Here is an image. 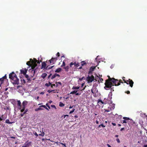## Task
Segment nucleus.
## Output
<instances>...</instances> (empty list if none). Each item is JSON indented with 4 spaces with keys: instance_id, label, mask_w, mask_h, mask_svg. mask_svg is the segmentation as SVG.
<instances>
[{
    "instance_id": "obj_1",
    "label": "nucleus",
    "mask_w": 147,
    "mask_h": 147,
    "mask_svg": "<svg viewBox=\"0 0 147 147\" xmlns=\"http://www.w3.org/2000/svg\"><path fill=\"white\" fill-rule=\"evenodd\" d=\"M108 77L109 78V79L106 80V82L105 83V86L104 88L105 89L107 90V88H110L112 86H113L114 85L112 83L115 84V86H119L120 84V82L121 81V80H120L119 81V82L118 80L115 78H111L109 76H108Z\"/></svg>"
},
{
    "instance_id": "obj_2",
    "label": "nucleus",
    "mask_w": 147,
    "mask_h": 147,
    "mask_svg": "<svg viewBox=\"0 0 147 147\" xmlns=\"http://www.w3.org/2000/svg\"><path fill=\"white\" fill-rule=\"evenodd\" d=\"M9 78L12 81V82L13 84H19V80L17 78L16 74L13 72L9 74Z\"/></svg>"
},
{
    "instance_id": "obj_3",
    "label": "nucleus",
    "mask_w": 147,
    "mask_h": 147,
    "mask_svg": "<svg viewBox=\"0 0 147 147\" xmlns=\"http://www.w3.org/2000/svg\"><path fill=\"white\" fill-rule=\"evenodd\" d=\"M28 102L26 101H24L22 103V106L20 107V108H19V109L20 110V111L21 112H23L25 109L26 106L28 104Z\"/></svg>"
},
{
    "instance_id": "obj_4",
    "label": "nucleus",
    "mask_w": 147,
    "mask_h": 147,
    "mask_svg": "<svg viewBox=\"0 0 147 147\" xmlns=\"http://www.w3.org/2000/svg\"><path fill=\"white\" fill-rule=\"evenodd\" d=\"M94 80V77L92 76H88L87 78V80L88 83L92 82Z\"/></svg>"
},
{
    "instance_id": "obj_5",
    "label": "nucleus",
    "mask_w": 147,
    "mask_h": 147,
    "mask_svg": "<svg viewBox=\"0 0 147 147\" xmlns=\"http://www.w3.org/2000/svg\"><path fill=\"white\" fill-rule=\"evenodd\" d=\"M125 83L127 84H129L131 87H133L134 82L131 80L129 79L128 80L125 81Z\"/></svg>"
},
{
    "instance_id": "obj_6",
    "label": "nucleus",
    "mask_w": 147,
    "mask_h": 147,
    "mask_svg": "<svg viewBox=\"0 0 147 147\" xmlns=\"http://www.w3.org/2000/svg\"><path fill=\"white\" fill-rule=\"evenodd\" d=\"M32 65L31 66V69H30L29 70L30 72H31L32 73L34 74L36 70L35 69H34V68L36 65Z\"/></svg>"
},
{
    "instance_id": "obj_7",
    "label": "nucleus",
    "mask_w": 147,
    "mask_h": 147,
    "mask_svg": "<svg viewBox=\"0 0 147 147\" xmlns=\"http://www.w3.org/2000/svg\"><path fill=\"white\" fill-rule=\"evenodd\" d=\"M123 119H124L123 120H122L121 121V122L122 123H126L128 122V121L129 120V118L128 117H124Z\"/></svg>"
},
{
    "instance_id": "obj_8",
    "label": "nucleus",
    "mask_w": 147,
    "mask_h": 147,
    "mask_svg": "<svg viewBox=\"0 0 147 147\" xmlns=\"http://www.w3.org/2000/svg\"><path fill=\"white\" fill-rule=\"evenodd\" d=\"M106 102H103L102 100H98V105H101V107L102 108L103 106V104H106Z\"/></svg>"
},
{
    "instance_id": "obj_9",
    "label": "nucleus",
    "mask_w": 147,
    "mask_h": 147,
    "mask_svg": "<svg viewBox=\"0 0 147 147\" xmlns=\"http://www.w3.org/2000/svg\"><path fill=\"white\" fill-rule=\"evenodd\" d=\"M112 105V107H108L109 109H105V111L109 112L111 110L114 109L115 108L114 105L113 104Z\"/></svg>"
},
{
    "instance_id": "obj_10",
    "label": "nucleus",
    "mask_w": 147,
    "mask_h": 147,
    "mask_svg": "<svg viewBox=\"0 0 147 147\" xmlns=\"http://www.w3.org/2000/svg\"><path fill=\"white\" fill-rule=\"evenodd\" d=\"M91 92L93 94H96V92H98V90L96 88L95 86H93V88L91 89Z\"/></svg>"
},
{
    "instance_id": "obj_11",
    "label": "nucleus",
    "mask_w": 147,
    "mask_h": 147,
    "mask_svg": "<svg viewBox=\"0 0 147 147\" xmlns=\"http://www.w3.org/2000/svg\"><path fill=\"white\" fill-rule=\"evenodd\" d=\"M96 66H92L90 69L89 71V72L88 74H92V72L94 70V69H95L96 67Z\"/></svg>"
},
{
    "instance_id": "obj_12",
    "label": "nucleus",
    "mask_w": 147,
    "mask_h": 147,
    "mask_svg": "<svg viewBox=\"0 0 147 147\" xmlns=\"http://www.w3.org/2000/svg\"><path fill=\"white\" fill-rule=\"evenodd\" d=\"M20 73L24 75L27 72V70L25 69H22L20 70Z\"/></svg>"
},
{
    "instance_id": "obj_13",
    "label": "nucleus",
    "mask_w": 147,
    "mask_h": 147,
    "mask_svg": "<svg viewBox=\"0 0 147 147\" xmlns=\"http://www.w3.org/2000/svg\"><path fill=\"white\" fill-rule=\"evenodd\" d=\"M31 143V142H29L28 141H27L25 142L24 145L26 147H28L30 146Z\"/></svg>"
},
{
    "instance_id": "obj_14",
    "label": "nucleus",
    "mask_w": 147,
    "mask_h": 147,
    "mask_svg": "<svg viewBox=\"0 0 147 147\" xmlns=\"http://www.w3.org/2000/svg\"><path fill=\"white\" fill-rule=\"evenodd\" d=\"M6 118V117L4 115H2L0 117V121L5 120Z\"/></svg>"
},
{
    "instance_id": "obj_15",
    "label": "nucleus",
    "mask_w": 147,
    "mask_h": 147,
    "mask_svg": "<svg viewBox=\"0 0 147 147\" xmlns=\"http://www.w3.org/2000/svg\"><path fill=\"white\" fill-rule=\"evenodd\" d=\"M61 67L64 68L66 71L67 70L69 69V66L67 65H62Z\"/></svg>"
},
{
    "instance_id": "obj_16",
    "label": "nucleus",
    "mask_w": 147,
    "mask_h": 147,
    "mask_svg": "<svg viewBox=\"0 0 147 147\" xmlns=\"http://www.w3.org/2000/svg\"><path fill=\"white\" fill-rule=\"evenodd\" d=\"M128 124L129 125H130L132 124H133L134 123V121L131 119H129V120L128 121Z\"/></svg>"
},
{
    "instance_id": "obj_17",
    "label": "nucleus",
    "mask_w": 147,
    "mask_h": 147,
    "mask_svg": "<svg viewBox=\"0 0 147 147\" xmlns=\"http://www.w3.org/2000/svg\"><path fill=\"white\" fill-rule=\"evenodd\" d=\"M59 75L57 74H55L54 75H53V76H52L51 79H53L54 78H55V77H56V76H59Z\"/></svg>"
},
{
    "instance_id": "obj_18",
    "label": "nucleus",
    "mask_w": 147,
    "mask_h": 147,
    "mask_svg": "<svg viewBox=\"0 0 147 147\" xmlns=\"http://www.w3.org/2000/svg\"><path fill=\"white\" fill-rule=\"evenodd\" d=\"M80 88L78 86H73L72 88V90H76Z\"/></svg>"
},
{
    "instance_id": "obj_19",
    "label": "nucleus",
    "mask_w": 147,
    "mask_h": 147,
    "mask_svg": "<svg viewBox=\"0 0 147 147\" xmlns=\"http://www.w3.org/2000/svg\"><path fill=\"white\" fill-rule=\"evenodd\" d=\"M47 76V74L45 73H43L42 75H41V77L43 79H44Z\"/></svg>"
},
{
    "instance_id": "obj_20",
    "label": "nucleus",
    "mask_w": 147,
    "mask_h": 147,
    "mask_svg": "<svg viewBox=\"0 0 147 147\" xmlns=\"http://www.w3.org/2000/svg\"><path fill=\"white\" fill-rule=\"evenodd\" d=\"M17 105L20 108L21 106V102L20 101V100H18L17 101Z\"/></svg>"
},
{
    "instance_id": "obj_21",
    "label": "nucleus",
    "mask_w": 147,
    "mask_h": 147,
    "mask_svg": "<svg viewBox=\"0 0 147 147\" xmlns=\"http://www.w3.org/2000/svg\"><path fill=\"white\" fill-rule=\"evenodd\" d=\"M78 92L77 90H74L73 91L71 92L70 93V94H76V92Z\"/></svg>"
},
{
    "instance_id": "obj_22",
    "label": "nucleus",
    "mask_w": 147,
    "mask_h": 147,
    "mask_svg": "<svg viewBox=\"0 0 147 147\" xmlns=\"http://www.w3.org/2000/svg\"><path fill=\"white\" fill-rule=\"evenodd\" d=\"M20 81L22 84H24L25 83V80L23 78H21Z\"/></svg>"
},
{
    "instance_id": "obj_23",
    "label": "nucleus",
    "mask_w": 147,
    "mask_h": 147,
    "mask_svg": "<svg viewBox=\"0 0 147 147\" xmlns=\"http://www.w3.org/2000/svg\"><path fill=\"white\" fill-rule=\"evenodd\" d=\"M61 68H57L55 71L56 72L58 73L61 70Z\"/></svg>"
},
{
    "instance_id": "obj_24",
    "label": "nucleus",
    "mask_w": 147,
    "mask_h": 147,
    "mask_svg": "<svg viewBox=\"0 0 147 147\" xmlns=\"http://www.w3.org/2000/svg\"><path fill=\"white\" fill-rule=\"evenodd\" d=\"M5 123L10 124H11L13 123V122H10L9 120L8 119L6 120Z\"/></svg>"
},
{
    "instance_id": "obj_25",
    "label": "nucleus",
    "mask_w": 147,
    "mask_h": 147,
    "mask_svg": "<svg viewBox=\"0 0 147 147\" xmlns=\"http://www.w3.org/2000/svg\"><path fill=\"white\" fill-rule=\"evenodd\" d=\"M40 107H39V108H38L35 109V111H39V110H43V109L41 108Z\"/></svg>"
},
{
    "instance_id": "obj_26",
    "label": "nucleus",
    "mask_w": 147,
    "mask_h": 147,
    "mask_svg": "<svg viewBox=\"0 0 147 147\" xmlns=\"http://www.w3.org/2000/svg\"><path fill=\"white\" fill-rule=\"evenodd\" d=\"M51 85V83L50 82H49L48 83H46L45 84V86H50Z\"/></svg>"
},
{
    "instance_id": "obj_27",
    "label": "nucleus",
    "mask_w": 147,
    "mask_h": 147,
    "mask_svg": "<svg viewBox=\"0 0 147 147\" xmlns=\"http://www.w3.org/2000/svg\"><path fill=\"white\" fill-rule=\"evenodd\" d=\"M59 106L61 107H63L64 106V105L62 102H60L59 104Z\"/></svg>"
},
{
    "instance_id": "obj_28",
    "label": "nucleus",
    "mask_w": 147,
    "mask_h": 147,
    "mask_svg": "<svg viewBox=\"0 0 147 147\" xmlns=\"http://www.w3.org/2000/svg\"><path fill=\"white\" fill-rule=\"evenodd\" d=\"M45 133L42 132L41 134H39V135L43 137L45 135Z\"/></svg>"
},
{
    "instance_id": "obj_29",
    "label": "nucleus",
    "mask_w": 147,
    "mask_h": 147,
    "mask_svg": "<svg viewBox=\"0 0 147 147\" xmlns=\"http://www.w3.org/2000/svg\"><path fill=\"white\" fill-rule=\"evenodd\" d=\"M40 107H43L44 108H45L47 110H49L45 106V105H41V106H40Z\"/></svg>"
},
{
    "instance_id": "obj_30",
    "label": "nucleus",
    "mask_w": 147,
    "mask_h": 147,
    "mask_svg": "<svg viewBox=\"0 0 147 147\" xmlns=\"http://www.w3.org/2000/svg\"><path fill=\"white\" fill-rule=\"evenodd\" d=\"M47 65H42V69H45L46 68Z\"/></svg>"
},
{
    "instance_id": "obj_31",
    "label": "nucleus",
    "mask_w": 147,
    "mask_h": 147,
    "mask_svg": "<svg viewBox=\"0 0 147 147\" xmlns=\"http://www.w3.org/2000/svg\"><path fill=\"white\" fill-rule=\"evenodd\" d=\"M53 67V66H52V67H49L48 66L46 68V69L47 70V69H51L52 67Z\"/></svg>"
},
{
    "instance_id": "obj_32",
    "label": "nucleus",
    "mask_w": 147,
    "mask_h": 147,
    "mask_svg": "<svg viewBox=\"0 0 147 147\" xmlns=\"http://www.w3.org/2000/svg\"><path fill=\"white\" fill-rule=\"evenodd\" d=\"M75 110V109H73L72 111H71L69 112V114H71L72 113H73L74 111Z\"/></svg>"
},
{
    "instance_id": "obj_33",
    "label": "nucleus",
    "mask_w": 147,
    "mask_h": 147,
    "mask_svg": "<svg viewBox=\"0 0 147 147\" xmlns=\"http://www.w3.org/2000/svg\"><path fill=\"white\" fill-rule=\"evenodd\" d=\"M4 78H3V77L2 78H0V81H1V84H2V82Z\"/></svg>"
},
{
    "instance_id": "obj_34",
    "label": "nucleus",
    "mask_w": 147,
    "mask_h": 147,
    "mask_svg": "<svg viewBox=\"0 0 147 147\" xmlns=\"http://www.w3.org/2000/svg\"><path fill=\"white\" fill-rule=\"evenodd\" d=\"M100 126H101V127H105V126L103 124H102L100 125L98 127H100Z\"/></svg>"
},
{
    "instance_id": "obj_35",
    "label": "nucleus",
    "mask_w": 147,
    "mask_h": 147,
    "mask_svg": "<svg viewBox=\"0 0 147 147\" xmlns=\"http://www.w3.org/2000/svg\"><path fill=\"white\" fill-rule=\"evenodd\" d=\"M24 75H25L26 78H27V79H28L29 77L28 76V75L26 74Z\"/></svg>"
},
{
    "instance_id": "obj_36",
    "label": "nucleus",
    "mask_w": 147,
    "mask_h": 147,
    "mask_svg": "<svg viewBox=\"0 0 147 147\" xmlns=\"http://www.w3.org/2000/svg\"><path fill=\"white\" fill-rule=\"evenodd\" d=\"M116 141L118 143H119L120 142V141L119 138L117 139Z\"/></svg>"
},
{
    "instance_id": "obj_37",
    "label": "nucleus",
    "mask_w": 147,
    "mask_h": 147,
    "mask_svg": "<svg viewBox=\"0 0 147 147\" xmlns=\"http://www.w3.org/2000/svg\"><path fill=\"white\" fill-rule=\"evenodd\" d=\"M81 94V93H78V92H77L76 93V95H80Z\"/></svg>"
},
{
    "instance_id": "obj_38",
    "label": "nucleus",
    "mask_w": 147,
    "mask_h": 147,
    "mask_svg": "<svg viewBox=\"0 0 147 147\" xmlns=\"http://www.w3.org/2000/svg\"><path fill=\"white\" fill-rule=\"evenodd\" d=\"M34 134L35 135L36 137H38V134H37V133L36 132L34 133Z\"/></svg>"
},
{
    "instance_id": "obj_39",
    "label": "nucleus",
    "mask_w": 147,
    "mask_h": 147,
    "mask_svg": "<svg viewBox=\"0 0 147 147\" xmlns=\"http://www.w3.org/2000/svg\"><path fill=\"white\" fill-rule=\"evenodd\" d=\"M54 91V90H48L47 92H49V93H50V92H52L53 91Z\"/></svg>"
},
{
    "instance_id": "obj_40",
    "label": "nucleus",
    "mask_w": 147,
    "mask_h": 147,
    "mask_svg": "<svg viewBox=\"0 0 147 147\" xmlns=\"http://www.w3.org/2000/svg\"><path fill=\"white\" fill-rule=\"evenodd\" d=\"M51 107H53V108H54L55 109H56V107L55 105H51Z\"/></svg>"
},
{
    "instance_id": "obj_41",
    "label": "nucleus",
    "mask_w": 147,
    "mask_h": 147,
    "mask_svg": "<svg viewBox=\"0 0 147 147\" xmlns=\"http://www.w3.org/2000/svg\"><path fill=\"white\" fill-rule=\"evenodd\" d=\"M46 105L49 108V109H50V107L49 106V105H48V103H47L46 104Z\"/></svg>"
},
{
    "instance_id": "obj_42",
    "label": "nucleus",
    "mask_w": 147,
    "mask_h": 147,
    "mask_svg": "<svg viewBox=\"0 0 147 147\" xmlns=\"http://www.w3.org/2000/svg\"><path fill=\"white\" fill-rule=\"evenodd\" d=\"M55 86V84H52L51 85V88H53V86Z\"/></svg>"
},
{
    "instance_id": "obj_43",
    "label": "nucleus",
    "mask_w": 147,
    "mask_h": 147,
    "mask_svg": "<svg viewBox=\"0 0 147 147\" xmlns=\"http://www.w3.org/2000/svg\"><path fill=\"white\" fill-rule=\"evenodd\" d=\"M4 79H6V74H5L4 76L3 77Z\"/></svg>"
},
{
    "instance_id": "obj_44",
    "label": "nucleus",
    "mask_w": 147,
    "mask_h": 147,
    "mask_svg": "<svg viewBox=\"0 0 147 147\" xmlns=\"http://www.w3.org/2000/svg\"><path fill=\"white\" fill-rule=\"evenodd\" d=\"M112 124L113 125V126H115L116 125V124L115 123H112Z\"/></svg>"
},
{
    "instance_id": "obj_45",
    "label": "nucleus",
    "mask_w": 147,
    "mask_h": 147,
    "mask_svg": "<svg viewBox=\"0 0 147 147\" xmlns=\"http://www.w3.org/2000/svg\"><path fill=\"white\" fill-rule=\"evenodd\" d=\"M125 77H123V78H122V79H123V80L124 81V82H125Z\"/></svg>"
},
{
    "instance_id": "obj_46",
    "label": "nucleus",
    "mask_w": 147,
    "mask_h": 147,
    "mask_svg": "<svg viewBox=\"0 0 147 147\" xmlns=\"http://www.w3.org/2000/svg\"><path fill=\"white\" fill-rule=\"evenodd\" d=\"M24 115V114H23V113H21V114H20V115H21V117H22L23 116V115Z\"/></svg>"
},
{
    "instance_id": "obj_47",
    "label": "nucleus",
    "mask_w": 147,
    "mask_h": 147,
    "mask_svg": "<svg viewBox=\"0 0 147 147\" xmlns=\"http://www.w3.org/2000/svg\"><path fill=\"white\" fill-rule=\"evenodd\" d=\"M113 67H114V65H112L110 67L111 68V69H112Z\"/></svg>"
},
{
    "instance_id": "obj_48",
    "label": "nucleus",
    "mask_w": 147,
    "mask_h": 147,
    "mask_svg": "<svg viewBox=\"0 0 147 147\" xmlns=\"http://www.w3.org/2000/svg\"><path fill=\"white\" fill-rule=\"evenodd\" d=\"M57 84H59L60 85H61V83L60 82H57Z\"/></svg>"
},
{
    "instance_id": "obj_49",
    "label": "nucleus",
    "mask_w": 147,
    "mask_h": 147,
    "mask_svg": "<svg viewBox=\"0 0 147 147\" xmlns=\"http://www.w3.org/2000/svg\"><path fill=\"white\" fill-rule=\"evenodd\" d=\"M74 106H70L69 107V109H71Z\"/></svg>"
},
{
    "instance_id": "obj_50",
    "label": "nucleus",
    "mask_w": 147,
    "mask_h": 147,
    "mask_svg": "<svg viewBox=\"0 0 147 147\" xmlns=\"http://www.w3.org/2000/svg\"><path fill=\"white\" fill-rule=\"evenodd\" d=\"M124 128H121V131H122V130H124Z\"/></svg>"
},
{
    "instance_id": "obj_51",
    "label": "nucleus",
    "mask_w": 147,
    "mask_h": 147,
    "mask_svg": "<svg viewBox=\"0 0 147 147\" xmlns=\"http://www.w3.org/2000/svg\"><path fill=\"white\" fill-rule=\"evenodd\" d=\"M28 109H25V111H26V112H27L28 111Z\"/></svg>"
},
{
    "instance_id": "obj_52",
    "label": "nucleus",
    "mask_w": 147,
    "mask_h": 147,
    "mask_svg": "<svg viewBox=\"0 0 147 147\" xmlns=\"http://www.w3.org/2000/svg\"><path fill=\"white\" fill-rule=\"evenodd\" d=\"M143 147H147V145H144Z\"/></svg>"
},
{
    "instance_id": "obj_53",
    "label": "nucleus",
    "mask_w": 147,
    "mask_h": 147,
    "mask_svg": "<svg viewBox=\"0 0 147 147\" xmlns=\"http://www.w3.org/2000/svg\"><path fill=\"white\" fill-rule=\"evenodd\" d=\"M127 94H129L130 93V91H128L127 92Z\"/></svg>"
},
{
    "instance_id": "obj_54",
    "label": "nucleus",
    "mask_w": 147,
    "mask_h": 147,
    "mask_svg": "<svg viewBox=\"0 0 147 147\" xmlns=\"http://www.w3.org/2000/svg\"><path fill=\"white\" fill-rule=\"evenodd\" d=\"M107 146L108 147H111V146L109 144H107Z\"/></svg>"
},
{
    "instance_id": "obj_55",
    "label": "nucleus",
    "mask_w": 147,
    "mask_h": 147,
    "mask_svg": "<svg viewBox=\"0 0 147 147\" xmlns=\"http://www.w3.org/2000/svg\"><path fill=\"white\" fill-rule=\"evenodd\" d=\"M44 92H41L40 94H44Z\"/></svg>"
},
{
    "instance_id": "obj_56",
    "label": "nucleus",
    "mask_w": 147,
    "mask_h": 147,
    "mask_svg": "<svg viewBox=\"0 0 147 147\" xmlns=\"http://www.w3.org/2000/svg\"><path fill=\"white\" fill-rule=\"evenodd\" d=\"M84 83H82V84H81V86H82V87H83V86H84Z\"/></svg>"
},
{
    "instance_id": "obj_57",
    "label": "nucleus",
    "mask_w": 147,
    "mask_h": 147,
    "mask_svg": "<svg viewBox=\"0 0 147 147\" xmlns=\"http://www.w3.org/2000/svg\"><path fill=\"white\" fill-rule=\"evenodd\" d=\"M74 117L75 118H77L78 117V116L77 115H75Z\"/></svg>"
},
{
    "instance_id": "obj_58",
    "label": "nucleus",
    "mask_w": 147,
    "mask_h": 147,
    "mask_svg": "<svg viewBox=\"0 0 147 147\" xmlns=\"http://www.w3.org/2000/svg\"><path fill=\"white\" fill-rule=\"evenodd\" d=\"M58 86V84H57V83H56V85H55V86L56 87H57V86Z\"/></svg>"
},
{
    "instance_id": "obj_59",
    "label": "nucleus",
    "mask_w": 147,
    "mask_h": 147,
    "mask_svg": "<svg viewBox=\"0 0 147 147\" xmlns=\"http://www.w3.org/2000/svg\"><path fill=\"white\" fill-rule=\"evenodd\" d=\"M96 123H97V124H98V121L96 120Z\"/></svg>"
},
{
    "instance_id": "obj_60",
    "label": "nucleus",
    "mask_w": 147,
    "mask_h": 147,
    "mask_svg": "<svg viewBox=\"0 0 147 147\" xmlns=\"http://www.w3.org/2000/svg\"><path fill=\"white\" fill-rule=\"evenodd\" d=\"M115 137L116 138H117L118 137V135H115Z\"/></svg>"
},
{
    "instance_id": "obj_61",
    "label": "nucleus",
    "mask_w": 147,
    "mask_h": 147,
    "mask_svg": "<svg viewBox=\"0 0 147 147\" xmlns=\"http://www.w3.org/2000/svg\"><path fill=\"white\" fill-rule=\"evenodd\" d=\"M52 101H51V100H50L49 101V102L50 103H52Z\"/></svg>"
},
{
    "instance_id": "obj_62",
    "label": "nucleus",
    "mask_w": 147,
    "mask_h": 147,
    "mask_svg": "<svg viewBox=\"0 0 147 147\" xmlns=\"http://www.w3.org/2000/svg\"><path fill=\"white\" fill-rule=\"evenodd\" d=\"M63 145L65 147H66V144H64V145Z\"/></svg>"
},
{
    "instance_id": "obj_63",
    "label": "nucleus",
    "mask_w": 147,
    "mask_h": 147,
    "mask_svg": "<svg viewBox=\"0 0 147 147\" xmlns=\"http://www.w3.org/2000/svg\"><path fill=\"white\" fill-rule=\"evenodd\" d=\"M60 144H62V145H64V144L62 143H61V142H60L59 143Z\"/></svg>"
},
{
    "instance_id": "obj_64",
    "label": "nucleus",
    "mask_w": 147,
    "mask_h": 147,
    "mask_svg": "<svg viewBox=\"0 0 147 147\" xmlns=\"http://www.w3.org/2000/svg\"><path fill=\"white\" fill-rule=\"evenodd\" d=\"M20 87V86H17V88H19Z\"/></svg>"
}]
</instances>
